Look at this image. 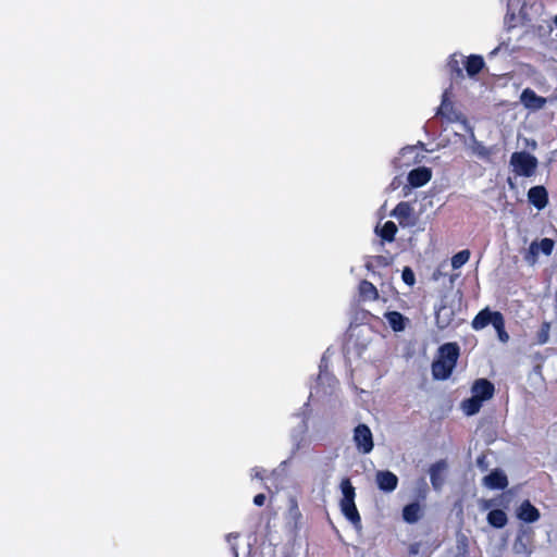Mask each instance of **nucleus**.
I'll list each match as a JSON object with an SVG mask.
<instances>
[{"mask_svg": "<svg viewBox=\"0 0 557 557\" xmlns=\"http://www.w3.org/2000/svg\"><path fill=\"white\" fill-rule=\"evenodd\" d=\"M513 548L517 553H525L527 547L524 544L519 543V539L515 542Z\"/></svg>", "mask_w": 557, "mask_h": 557, "instance_id": "obj_36", "label": "nucleus"}, {"mask_svg": "<svg viewBox=\"0 0 557 557\" xmlns=\"http://www.w3.org/2000/svg\"><path fill=\"white\" fill-rule=\"evenodd\" d=\"M554 246V240L545 237L542 238L540 242H533L530 245V250L532 253H537L539 251H541L545 256H549L553 252Z\"/></svg>", "mask_w": 557, "mask_h": 557, "instance_id": "obj_21", "label": "nucleus"}, {"mask_svg": "<svg viewBox=\"0 0 557 557\" xmlns=\"http://www.w3.org/2000/svg\"><path fill=\"white\" fill-rule=\"evenodd\" d=\"M422 517V507L418 502H412L403 508V519L405 522L413 524Z\"/></svg>", "mask_w": 557, "mask_h": 557, "instance_id": "obj_16", "label": "nucleus"}, {"mask_svg": "<svg viewBox=\"0 0 557 557\" xmlns=\"http://www.w3.org/2000/svg\"><path fill=\"white\" fill-rule=\"evenodd\" d=\"M487 522L493 528L502 529L507 524L508 518L503 509H492L487 513Z\"/></svg>", "mask_w": 557, "mask_h": 557, "instance_id": "obj_19", "label": "nucleus"}, {"mask_svg": "<svg viewBox=\"0 0 557 557\" xmlns=\"http://www.w3.org/2000/svg\"><path fill=\"white\" fill-rule=\"evenodd\" d=\"M472 149L480 159L488 160L492 156L491 148L485 147L482 143L475 141Z\"/></svg>", "mask_w": 557, "mask_h": 557, "instance_id": "obj_30", "label": "nucleus"}, {"mask_svg": "<svg viewBox=\"0 0 557 557\" xmlns=\"http://www.w3.org/2000/svg\"><path fill=\"white\" fill-rule=\"evenodd\" d=\"M447 67L449 70L453 78H462L463 77L462 69L460 67L459 61L455 54L450 55V58L447 62Z\"/></svg>", "mask_w": 557, "mask_h": 557, "instance_id": "obj_28", "label": "nucleus"}, {"mask_svg": "<svg viewBox=\"0 0 557 557\" xmlns=\"http://www.w3.org/2000/svg\"><path fill=\"white\" fill-rule=\"evenodd\" d=\"M550 322L544 321L536 333V344L544 345L549 341Z\"/></svg>", "mask_w": 557, "mask_h": 557, "instance_id": "obj_26", "label": "nucleus"}, {"mask_svg": "<svg viewBox=\"0 0 557 557\" xmlns=\"http://www.w3.org/2000/svg\"><path fill=\"white\" fill-rule=\"evenodd\" d=\"M354 442L359 453L367 455L372 451L373 435L367 424L360 423L354 430Z\"/></svg>", "mask_w": 557, "mask_h": 557, "instance_id": "obj_4", "label": "nucleus"}, {"mask_svg": "<svg viewBox=\"0 0 557 557\" xmlns=\"http://www.w3.org/2000/svg\"><path fill=\"white\" fill-rule=\"evenodd\" d=\"M366 268L377 276H386L392 274V264L388 259L384 256H372L366 262Z\"/></svg>", "mask_w": 557, "mask_h": 557, "instance_id": "obj_5", "label": "nucleus"}, {"mask_svg": "<svg viewBox=\"0 0 557 557\" xmlns=\"http://www.w3.org/2000/svg\"><path fill=\"white\" fill-rule=\"evenodd\" d=\"M554 23L557 25V15L554 17Z\"/></svg>", "mask_w": 557, "mask_h": 557, "instance_id": "obj_39", "label": "nucleus"}, {"mask_svg": "<svg viewBox=\"0 0 557 557\" xmlns=\"http://www.w3.org/2000/svg\"><path fill=\"white\" fill-rule=\"evenodd\" d=\"M502 314V312L492 311L490 308L486 307L479 311L478 314L473 318L471 326L475 331L483 330L490 324L494 325L496 319L498 320Z\"/></svg>", "mask_w": 557, "mask_h": 557, "instance_id": "obj_6", "label": "nucleus"}, {"mask_svg": "<svg viewBox=\"0 0 557 557\" xmlns=\"http://www.w3.org/2000/svg\"><path fill=\"white\" fill-rule=\"evenodd\" d=\"M528 200L537 210H542L548 203V193L542 185L531 187L528 191Z\"/></svg>", "mask_w": 557, "mask_h": 557, "instance_id": "obj_12", "label": "nucleus"}, {"mask_svg": "<svg viewBox=\"0 0 557 557\" xmlns=\"http://www.w3.org/2000/svg\"><path fill=\"white\" fill-rule=\"evenodd\" d=\"M288 511H289L290 517L295 520V523H297L302 518V515L299 510V506H298L296 498L290 499Z\"/></svg>", "mask_w": 557, "mask_h": 557, "instance_id": "obj_31", "label": "nucleus"}, {"mask_svg": "<svg viewBox=\"0 0 557 557\" xmlns=\"http://www.w3.org/2000/svg\"><path fill=\"white\" fill-rule=\"evenodd\" d=\"M420 549H421V543L414 542V543L409 545L408 554L410 556H416V555H418L420 553Z\"/></svg>", "mask_w": 557, "mask_h": 557, "instance_id": "obj_32", "label": "nucleus"}, {"mask_svg": "<svg viewBox=\"0 0 557 557\" xmlns=\"http://www.w3.org/2000/svg\"><path fill=\"white\" fill-rule=\"evenodd\" d=\"M518 518L527 523H533L540 519L539 509L530 503V500H524L518 508Z\"/></svg>", "mask_w": 557, "mask_h": 557, "instance_id": "obj_14", "label": "nucleus"}, {"mask_svg": "<svg viewBox=\"0 0 557 557\" xmlns=\"http://www.w3.org/2000/svg\"><path fill=\"white\" fill-rule=\"evenodd\" d=\"M483 484L490 490H504L508 486V479L502 470L495 469L484 476Z\"/></svg>", "mask_w": 557, "mask_h": 557, "instance_id": "obj_13", "label": "nucleus"}, {"mask_svg": "<svg viewBox=\"0 0 557 557\" xmlns=\"http://www.w3.org/2000/svg\"><path fill=\"white\" fill-rule=\"evenodd\" d=\"M406 284H408L409 286H413V284L416 283V281L413 280H410V281H405Z\"/></svg>", "mask_w": 557, "mask_h": 557, "instance_id": "obj_38", "label": "nucleus"}, {"mask_svg": "<svg viewBox=\"0 0 557 557\" xmlns=\"http://www.w3.org/2000/svg\"><path fill=\"white\" fill-rule=\"evenodd\" d=\"M484 65V59L479 54H471L467 57L465 62V69L467 71V74L471 77L479 74L483 70Z\"/></svg>", "mask_w": 557, "mask_h": 557, "instance_id": "obj_17", "label": "nucleus"}, {"mask_svg": "<svg viewBox=\"0 0 557 557\" xmlns=\"http://www.w3.org/2000/svg\"><path fill=\"white\" fill-rule=\"evenodd\" d=\"M509 164L517 176L531 177L536 172L539 161L528 151H515L510 156Z\"/></svg>", "mask_w": 557, "mask_h": 557, "instance_id": "obj_3", "label": "nucleus"}, {"mask_svg": "<svg viewBox=\"0 0 557 557\" xmlns=\"http://www.w3.org/2000/svg\"><path fill=\"white\" fill-rule=\"evenodd\" d=\"M507 183L511 188H515V184L512 183L510 177H508Z\"/></svg>", "mask_w": 557, "mask_h": 557, "instance_id": "obj_37", "label": "nucleus"}, {"mask_svg": "<svg viewBox=\"0 0 557 557\" xmlns=\"http://www.w3.org/2000/svg\"><path fill=\"white\" fill-rule=\"evenodd\" d=\"M520 101L523 107L530 111H539L543 109L547 102L546 98L536 95V92L531 88L522 90Z\"/></svg>", "mask_w": 557, "mask_h": 557, "instance_id": "obj_7", "label": "nucleus"}, {"mask_svg": "<svg viewBox=\"0 0 557 557\" xmlns=\"http://www.w3.org/2000/svg\"><path fill=\"white\" fill-rule=\"evenodd\" d=\"M447 469V462L445 459L437 460L430 467V480L432 487L435 491H441L444 483H445V476L444 472Z\"/></svg>", "mask_w": 557, "mask_h": 557, "instance_id": "obj_9", "label": "nucleus"}, {"mask_svg": "<svg viewBox=\"0 0 557 557\" xmlns=\"http://www.w3.org/2000/svg\"><path fill=\"white\" fill-rule=\"evenodd\" d=\"M342 491V498L339 503L355 502L356 488L354 487L349 478H344L339 484Z\"/></svg>", "mask_w": 557, "mask_h": 557, "instance_id": "obj_20", "label": "nucleus"}, {"mask_svg": "<svg viewBox=\"0 0 557 557\" xmlns=\"http://www.w3.org/2000/svg\"><path fill=\"white\" fill-rule=\"evenodd\" d=\"M459 357L460 347L456 342L441 345L431 367L434 379L447 380L451 375Z\"/></svg>", "mask_w": 557, "mask_h": 557, "instance_id": "obj_2", "label": "nucleus"}, {"mask_svg": "<svg viewBox=\"0 0 557 557\" xmlns=\"http://www.w3.org/2000/svg\"><path fill=\"white\" fill-rule=\"evenodd\" d=\"M396 233V224L393 221H387L381 227L379 235L383 240L391 243L394 242Z\"/></svg>", "mask_w": 557, "mask_h": 557, "instance_id": "obj_23", "label": "nucleus"}, {"mask_svg": "<svg viewBox=\"0 0 557 557\" xmlns=\"http://www.w3.org/2000/svg\"><path fill=\"white\" fill-rule=\"evenodd\" d=\"M264 503H265V495H264V494L260 493V494H257V495L253 497V504H255L256 506L261 507V506H263V505H264Z\"/></svg>", "mask_w": 557, "mask_h": 557, "instance_id": "obj_33", "label": "nucleus"}, {"mask_svg": "<svg viewBox=\"0 0 557 557\" xmlns=\"http://www.w3.org/2000/svg\"><path fill=\"white\" fill-rule=\"evenodd\" d=\"M431 177H432L431 169L425 168V166H420V168L411 170L408 173L407 180L411 187L418 188V187H422L425 184H428L430 182Z\"/></svg>", "mask_w": 557, "mask_h": 557, "instance_id": "obj_10", "label": "nucleus"}, {"mask_svg": "<svg viewBox=\"0 0 557 557\" xmlns=\"http://www.w3.org/2000/svg\"><path fill=\"white\" fill-rule=\"evenodd\" d=\"M493 327L495 329L498 339L502 343H507L509 341V334L506 331L505 319L503 314L499 317L498 320L496 319V322L494 323Z\"/></svg>", "mask_w": 557, "mask_h": 557, "instance_id": "obj_27", "label": "nucleus"}, {"mask_svg": "<svg viewBox=\"0 0 557 557\" xmlns=\"http://www.w3.org/2000/svg\"><path fill=\"white\" fill-rule=\"evenodd\" d=\"M339 507L342 513L348 521L357 528L361 525V517L355 502L339 503Z\"/></svg>", "mask_w": 557, "mask_h": 557, "instance_id": "obj_15", "label": "nucleus"}, {"mask_svg": "<svg viewBox=\"0 0 557 557\" xmlns=\"http://www.w3.org/2000/svg\"><path fill=\"white\" fill-rule=\"evenodd\" d=\"M401 278H414V273H413L412 269L409 267H406L403 270Z\"/></svg>", "mask_w": 557, "mask_h": 557, "instance_id": "obj_34", "label": "nucleus"}, {"mask_svg": "<svg viewBox=\"0 0 557 557\" xmlns=\"http://www.w3.org/2000/svg\"><path fill=\"white\" fill-rule=\"evenodd\" d=\"M476 465L481 470H483V471L487 470V463L485 461V456H483V455L479 456L476 459Z\"/></svg>", "mask_w": 557, "mask_h": 557, "instance_id": "obj_35", "label": "nucleus"}, {"mask_svg": "<svg viewBox=\"0 0 557 557\" xmlns=\"http://www.w3.org/2000/svg\"><path fill=\"white\" fill-rule=\"evenodd\" d=\"M386 319L391 325V327L398 332L405 329V318L398 311H391L386 313Z\"/></svg>", "mask_w": 557, "mask_h": 557, "instance_id": "obj_24", "label": "nucleus"}, {"mask_svg": "<svg viewBox=\"0 0 557 557\" xmlns=\"http://www.w3.org/2000/svg\"><path fill=\"white\" fill-rule=\"evenodd\" d=\"M469 258H470V251L468 249L457 252L451 258L453 269H459L460 267H462L465 263L468 262Z\"/></svg>", "mask_w": 557, "mask_h": 557, "instance_id": "obj_29", "label": "nucleus"}, {"mask_svg": "<svg viewBox=\"0 0 557 557\" xmlns=\"http://www.w3.org/2000/svg\"><path fill=\"white\" fill-rule=\"evenodd\" d=\"M483 405V401L478 397L471 396L470 398L463 399L460 407L466 416H474L478 413Z\"/></svg>", "mask_w": 557, "mask_h": 557, "instance_id": "obj_22", "label": "nucleus"}, {"mask_svg": "<svg viewBox=\"0 0 557 557\" xmlns=\"http://www.w3.org/2000/svg\"><path fill=\"white\" fill-rule=\"evenodd\" d=\"M359 295L363 301L375 300L379 298V292L371 281H360Z\"/></svg>", "mask_w": 557, "mask_h": 557, "instance_id": "obj_18", "label": "nucleus"}, {"mask_svg": "<svg viewBox=\"0 0 557 557\" xmlns=\"http://www.w3.org/2000/svg\"><path fill=\"white\" fill-rule=\"evenodd\" d=\"M376 484L381 491L391 493L397 488L398 478L395 473L388 470L377 471Z\"/></svg>", "mask_w": 557, "mask_h": 557, "instance_id": "obj_11", "label": "nucleus"}, {"mask_svg": "<svg viewBox=\"0 0 557 557\" xmlns=\"http://www.w3.org/2000/svg\"><path fill=\"white\" fill-rule=\"evenodd\" d=\"M412 208L409 202L401 201L399 202L394 210L392 211V215L397 219H408L411 215Z\"/></svg>", "mask_w": 557, "mask_h": 557, "instance_id": "obj_25", "label": "nucleus"}, {"mask_svg": "<svg viewBox=\"0 0 557 557\" xmlns=\"http://www.w3.org/2000/svg\"><path fill=\"white\" fill-rule=\"evenodd\" d=\"M462 292L450 288L443 294L438 307L435 308V324L440 330L457 325L456 315L460 311Z\"/></svg>", "mask_w": 557, "mask_h": 557, "instance_id": "obj_1", "label": "nucleus"}, {"mask_svg": "<svg viewBox=\"0 0 557 557\" xmlns=\"http://www.w3.org/2000/svg\"><path fill=\"white\" fill-rule=\"evenodd\" d=\"M472 396L478 399L485 401L493 397L495 387L494 384L487 379H478L474 381L471 387Z\"/></svg>", "mask_w": 557, "mask_h": 557, "instance_id": "obj_8", "label": "nucleus"}]
</instances>
